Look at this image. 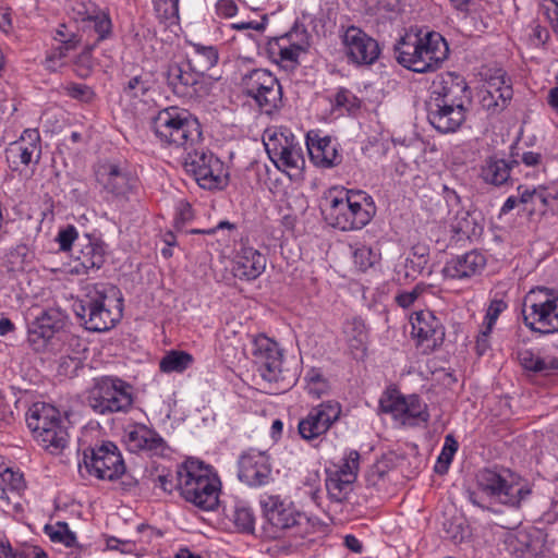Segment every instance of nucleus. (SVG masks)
I'll list each match as a JSON object with an SVG mask.
<instances>
[{
	"label": "nucleus",
	"instance_id": "nucleus-1",
	"mask_svg": "<svg viewBox=\"0 0 558 558\" xmlns=\"http://www.w3.org/2000/svg\"><path fill=\"white\" fill-rule=\"evenodd\" d=\"M259 505L265 519L264 533L271 539L287 541L290 551L303 546L320 526L317 518L308 517L279 495L264 494Z\"/></svg>",
	"mask_w": 558,
	"mask_h": 558
},
{
	"label": "nucleus",
	"instance_id": "nucleus-2",
	"mask_svg": "<svg viewBox=\"0 0 558 558\" xmlns=\"http://www.w3.org/2000/svg\"><path fill=\"white\" fill-rule=\"evenodd\" d=\"M468 89L464 78L452 72L434 81L427 101V120L439 133H453L464 123Z\"/></svg>",
	"mask_w": 558,
	"mask_h": 558
},
{
	"label": "nucleus",
	"instance_id": "nucleus-3",
	"mask_svg": "<svg viewBox=\"0 0 558 558\" xmlns=\"http://www.w3.org/2000/svg\"><path fill=\"white\" fill-rule=\"evenodd\" d=\"M325 221L341 231L361 230L371 222L376 206L373 197L361 190L332 186L320 198Z\"/></svg>",
	"mask_w": 558,
	"mask_h": 558
},
{
	"label": "nucleus",
	"instance_id": "nucleus-4",
	"mask_svg": "<svg viewBox=\"0 0 558 558\" xmlns=\"http://www.w3.org/2000/svg\"><path fill=\"white\" fill-rule=\"evenodd\" d=\"M396 59L408 70L416 73L434 72L449 56V46L437 32H410L398 41Z\"/></svg>",
	"mask_w": 558,
	"mask_h": 558
},
{
	"label": "nucleus",
	"instance_id": "nucleus-5",
	"mask_svg": "<svg viewBox=\"0 0 558 558\" xmlns=\"http://www.w3.org/2000/svg\"><path fill=\"white\" fill-rule=\"evenodd\" d=\"M181 497L203 511H214L219 505L221 481L215 469L197 459H189L177 470Z\"/></svg>",
	"mask_w": 558,
	"mask_h": 558
},
{
	"label": "nucleus",
	"instance_id": "nucleus-6",
	"mask_svg": "<svg viewBox=\"0 0 558 558\" xmlns=\"http://www.w3.org/2000/svg\"><path fill=\"white\" fill-rule=\"evenodd\" d=\"M153 132L162 147L192 148L202 141L198 120L186 109L170 106L151 120Z\"/></svg>",
	"mask_w": 558,
	"mask_h": 558
},
{
	"label": "nucleus",
	"instance_id": "nucleus-7",
	"mask_svg": "<svg viewBox=\"0 0 558 558\" xmlns=\"http://www.w3.org/2000/svg\"><path fill=\"white\" fill-rule=\"evenodd\" d=\"M251 356L257 373L272 393L286 391L295 383V375L284 367L283 350L265 333L251 338Z\"/></svg>",
	"mask_w": 558,
	"mask_h": 558
},
{
	"label": "nucleus",
	"instance_id": "nucleus-8",
	"mask_svg": "<svg viewBox=\"0 0 558 558\" xmlns=\"http://www.w3.org/2000/svg\"><path fill=\"white\" fill-rule=\"evenodd\" d=\"M476 481L482 493L509 508H520L532 494V484L506 468H485L477 473Z\"/></svg>",
	"mask_w": 558,
	"mask_h": 558
},
{
	"label": "nucleus",
	"instance_id": "nucleus-9",
	"mask_svg": "<svg viewBox=\"0 0 558 558\" xmlns=\"http://www.w3.org/2000/svg\"><path fill=\"white\" fill-rule=\"evenodd\" d=\"M26 423L38 445L46 451L60 453L69 441L60 411L48 403H35L26 415Z\"/></svg>",
	"mask_w": 558,
	"mask_h": 558
},
{
	"label": "nucleus",
	"instance_id": "nucleus-10",
	"mask_svg": "<svg viewBox=\"0 0 558 558\" xmlns=\"http://www.w3.org/2000/svg\"><path fill=\"white\" fill-rule=\"evenodd\" d=\"M522 315L531 331H558V291L542 287L530 290L523 299Z\"/></svg>",
	"mask_w": 558,
	"mask_h": 558
},
{
	"label": "nucleus",
	"instance_id": "nucleus-11",
	"mask_svg": "<svg viewBox=\"0 0 558 558\" xmlns=\"http://www.w3.org/2000/svg\"><path fill=\"white\" fill-rule=\"evenodd\" d=\"M263 143L269 159L278 170L292 175L304 168L305 159L301 144L288 128L266 129Z\"/></svg>",
	"mask_w": 558,
	"mask_h": 558
},
{
	"label": "nucleus",
	"instance_id": "nucleus-12",
	"mask_svg": "<svg viewBox=\"0 0 558 558\" xmlns=\"http://www.w3.org/2000/svg\"><path fill=\"white\" fill-rule=\"evenodd\" d=\"M125 463L118 446L112 441H102L83 451L78 462L82 476H94L97 480L113 482L125 473Z\"/></svg>",
	"mask_w": 558,
	"mask_h": 558
},
{
	"label": "nucleus",
	"instance_id": "nucleus-13",
	"mask_svg": "<svg viewBox=\"0 0 558 558\" xmlns=\"http://www.w3.org/2000/svg\"><path fill=\"white\" fill-rule=\"evenodd\" d=\"M87 402L100 415L125 413L134 402L132 386L118 377L98 378L88 392Z\"/></svg>",
	"mask_w": 558,
	"mask_h": 558
},
{
	"label": "nucleus",
	"instance_id": "nucleus-14",
	"mask_svg": "<svg viewBox=\"0 0 558 558\" xmlns=\"http://www.w3.org/2000/svg\"><path fill=\"white\" fill-rule=\"evenodd\" d=\"M108 302L105 292L93 288L83 298L76 300L72 307L87 330L101 332L114 327L122 316L121 307L116 306L112 310Z\"/></svg>",
	"mask_w": 558,
	"mask_h": 558
},
{
	"label": "nucleus",
	"instance_id": "nucleus-15",
	"mask_svg": "<svg viewBox=\"0 0 558 558\" xmlns=\"http://www.w3.org/2000/svg\"><path fill=\"white\" fill-rule=\"evenodd\" d=\"M341 414L342 405L339 401H322L299 420L298 434L306 444L318 448L328 432L339 422Z\"/></svg>",
	"mask_w": 558,
	"mask_h": 558
},
{
	"label": "nucleus",
	"instance_id": "nucleus-16",
	"mask_svg": "<svg viewBox=\"0 0 558 558\" xmlns=\"http://www.w3.org/2000/svg\"><path fill=\"white\" fill-rule=\"evenodd\" d=\"M379 409L403 426H418L429 420L427 404L417 395L404 396L395 387L381 393Z\"/></svg>",
	"mask_w": 558,
	"mask_h": 558
},
{
	"label": "nucleus",
	"instance_id": "nucleus-17",
	"mask_svg": "<svg viewBox=\"0 0 558 558\" xmlns=\"http://www.w3.org/2000/svg\"><path fill=\"white\" fill-rule=\"evenodd\" d=\"M241 86L243 93L266 114L274 113L282 106V87L278 78L266 69H254L244 74Z\"/></svg>",
	"mask_w": 558,
	"mask_h": 558
},
{
	"label": "nucleus",
	"instance_id": "nucleus-18",
	"mask_svg": "<svg viewBox=\"0 0 558 558\" xmlns=\"http://www.w3.org/2000/svg\"><path fill=\"white\" fill-rule=\"evenodd\" d=\"M184 167L204 190H222L228 185L229 173L215 154L208 150H194L185 158Z\"/></svg>",
	"mask_w": 558,
	"mask_h": 558
},
{
	"label": "nucleus",
	"instance_id": "nucleus-19",
	"mask_svg": "<svg viewBox=\"0 0 558 558\" xmlns=\"http://www.w3.org/2000/svg\"><path fill=\"white\" fill-rule=\"evenodd\" d=\"M310 46V35L303 26H294L281 36L270 38L266 45L268 58L283 69L299 64L301 53Z\"/></svg>",
	"mask_w": 558,
	"mask_h": 558
},
{
	"label": "nucleus",
	"instance_id": "nucleus-20",
	"mask_svg": "<svg viewBox=\"0 0 558 558\" xmlns=\"http://www.w3.org/2000/svg\"><path fill=\"white\" fill-rule=\"evenodd\" d=\"M411 337L416 349L430 354L441 347L446 328L442 320L430 310L415 311L410 316Z\"/></svg>",
	"mask_w": 558,
	"mask_h": 558
},
{
	"label": "nucleus",
	"instance_id": "nucleus-21",
	"mask_svg": "<svg viewBox=\"0 0 558 558\" xmlns=\"http://www.w3.org/2000/svg\"><path fill=\"white\" fill-rule=\"evenodd\" d=\"M97 182L110 195L130 199L140 187L137 175L125 165L105 162L96 171Z\"/></svg>",
	"mask_w": 558,
	"mask_h": 558
},
{
	"label": "nucleus",
	"instance_id": "nucleus-22",
	"mask_svg": "<svg viewBox=\"0 0 558 558\" xmlns=\"http://www.w3.org/2000/svg\"><path fill=\"white\" fill-rule=\"evenodd\" d=\"M238 478L251 488L266 486L272 481L270 457L256 449L242 452L236 462Z\"/></svg>",
	"mask_w": 558,
	"mask_h": 558
},
{
	"label": "nucleus",
	"instance_id": "nucleus-23",
	"mask_svg": "<svg viewBox=\"0 0 558 558\" xmlns=\"http://www.w3.org/2000/svg\"><path fill=\"white\" fill-rule=\"evenodd\" d=\"M41 137L38 129H25L20 137L5 148L7 160L13 170L38 165L41 158Z\"/></svg>",
	"mask_w": 558,
	"mask_h": 558
},
{
	"label": "nucleus",
	"instance_id": "nucleus-24",
	"mask_svg": "<svg viewBox=\"0 0 558 558\" xmlns=\"http://www.w3.org/2000/svg\"><path fill=\"white\" fill-rule=\"evenodd\" d=\"M167 85L180 98L199 96L202 74L190 62H171L166 72Z\"/></svg>",
	"mask_w": 558,
	"mask_h": 558
},
{
	"label": "nucleus",
	"instance_id": "nucleus-25",
	"mask_svg": "<svg viewBox=\"0 0 558 558\" xmlns=\"http://www.w3.org/2000/svg\"><path fill=\"white\" fill-rule=\"evenodd\" d=\"M342 43L349 59L356 64H373L380 56L376 39L359 27L350 26L342 36Z\"/></svg>",
	"mask_w": 558,
	"mask_h": 558
},
{
	"label": "nucleus",
	"instance_id": "nucleus-26",
	"mask_svg": "<svg viewBox=\"0 0 558 558\" xmlns=\"http://www.w3.org/2000/svg\"><path fill=\"white\" fill-rule=\"evenodd\" d=\"M124 442L131 452L162 457L168 451L166 440L153 428L135 424L125 430Z\"/></svg>",
	"mask_w": 558,
	"mask_h": 558
},
{
	"label": "nucleus",
	"instance_id": "nucleus-27",
	"mask_svg": "<svg viewBox=\"0 0 558 558\" xmlns=\"http://www.w3.org/2000/svg\"><path fill=\"white\" fill-rule=\"evenodd\" d=\"M64 325V315L58 308L43 311L28 326V341L36 350L44 348Z\"/></svg>",
	"mask_w": 558,
	"mask_h": 558
},
{
	"label": "nucleus",
	"instance_id": "nucleus-28",
	"mask_svg": "<svg viewBox=\"0 0 558 558\" xmlns=\"http://www.w3.org/2000/svg\"><path fill=\"white\" fill-rule=\"evenodd\" d=\"M512 96L511 80L506 71L494 70L486 82V90L482 98L483 107L493 113L499 112L506 108Z\"/></svg>",
	"mask_w": 558,
	"mask_h": 558
},
{
	"label": "nucleus",
	"instance_id": "nucleus-29",
	"mask_svg": "<svg viewBox=\"0 0 558 558\" xmlns=\"http://www.w3.org/2000/svg\"><path fill=\"white\" fill-rule=\"evenodd\" d=\"M74 265L71 269L76 275L87 274L89 270L99 269L105 263L104 243L89 234H84L78 240L74 252Z\"/></svg>",
	"mask_w": 558,
	"mask_h": 558
},
{
	"label": "nucleus",
	"instance_id": "nucleus-30",
	"mask_svg": "<svg viewBox=\"0 0 558 558\" xmlns=\"http://www.w3.org/2000/svg\"><path fill=\"white\" fill-rule=\"evenodd\" d=\"M517 359L525 371L548 375L558 369V342L539 350L520 349Z\"/></svg>",
	"mask_w": 558,
	"mask_h": 558
},
{
	"label": "nucleus",
	"instance_id": "nucleus-31",
	"mask_svg": "<svg viewBox=\"0 0 558 558\" xmlns=\"http://www.w3.org/2000/svg\"><path fill=\"white\" fill-rule=\"evenodd\" d=\"M485 266V255L477 250H472L463 254L452 256L447 260L442 272L447 278L464 280L481 275Z\"/></svg>",
	"mask_w": 558,
	"mask_h": 558
},
{
	"label": "nucleus",
	"instance_id": "nucleus-32",
	"mask_svg": "<svg viewBox=\"0 0 558 558\" xmlns=\"http://www.w3.org/2000/svg\"><path fill=\"white\" fill-rule=\"evenodd\" d=\"M306 147L313 163L319 168L329 169L342 161L337 143L329 136H319L310 132L306 136Z\"/></svg>",
	"mask_w": 558,
	"mask_h": 558
},
{
	"label": "nucleus",
	"instance_id": "nucleus-33",
	"mask_svg": "<svg viewBox=\"0 0 558 558\" xmlns=\"http://www.w3.org/2000/svg\"><path fill=\"white\" fill-rule=\"evenodd\" d=\"M267 258L264 254L251 246H243L236 253L232 271L240 280L252 281L258 278L266 269Z\"/></svg>",
	"mask_w": 558,
	"mask_h": 558
},
{
	"label": "nucleus",
	"instance_id": "nucleus-34",
	"mask_svg": "<svg viewBox=\"0 0 558 558\" xmlns=\"http://www.w3.org/2000/svg\"><path fill=\"white\" fill-rule=\"evenodd\" d=\"M25 487L23 474L8 468L0 472V508L14 510L20 506L21 492Z\"/></svg>",
	"mask_w": 558,
	"mask_h": 558
},
{
	"label": "nucleus",
	"instance_id": "nucleus-35",
	"mask_svg": "<svg viewBox=\"0 0 558 558\" xmlns=\"http://www.w3.org/2000/svg\"><path fill=\"white\" fill-rule=\"evenodd\" d=\"M517 192L522 193L521 204L525 206L530 216H544L548 211L551 201L558 199V193L554 194L544 185H519Z\"/></svg>",
	"mask_w": 558,
	"mask_h": 558
},
{
	"label": "nucleus",
	"instance_id": "nucleus-36",
	"mask_svg": "<svg viewBox=\"0 0 558 558\" xmlns=\"http://www.w3.org/2000/svg\"><path fill=\"white\" fill-rule=\"evenodd\" d=\"M342 333L352 355L356 359L363 357L368 343V329L364 319L360 316L347 318L343 323Z\"/></svg>",
	"mask_w": 558,
	"mask_h": 558
},
{
	"label": "nucleus",
	"instance_id": "nucleus-37",
	"mask_svg": "<svg viewBox=\"0 0 558 558\" xmlns=\"http://www.w3.org/2000/svg\"><path fill=\"white\" fill-rule=\"evenodd\" d=\"M78 19L85 23V27L92 28L96 35V41H104L112 35V22L107 11L92 5L84 12H78Z\"/></svg>",
	"mask_w": 558,
	"mask_h": 558
},
{
	"label": "nucleus",
	"instance_id": "nucleus-38",
	"mask_svg": "<svg viewBox=\"0 0 558 558\" xmlns=\"http://www.w3.org/2000/svg\"><path fill=\"white\" fill-rule=\"evenodd\" d=\"M514 165H519V161L489 157L482 166L481 177L486 183L500 186L509 181L510 171Z\"/></svg>",
	"mask_w": 558,
	"mask_h": 558
},
{
	"label": "nucleus",
	"instance_id": "nucleus-39",
	"mask_svg": "<svg viewBox=\"0 0 558 558\" xmlns=\"http://www.w3.org/2000/svg\"><path fill=\"white\" fill-rule=\"evenodd\" d=\"M189 45L192 48V52L187 62H190L202 75L217 65L219 61V51L216 46L192 41H190Z\"/></svg>",
	"mask_w": 558,
	"mask_h": 558
},
{
	"label": "nucleus",
	"instance_id": "nucleus-40",
	"mask_svg": "<svg viewBox=\"0 0 558 558\" xmlns=\"http://www.w3.org/2000/svg\"><path fill=\"white\" fill-rule=\"evenodd\" d=\"M33 253L26 244H17L5 255V267L12 272H22L31 265Z\"/></svg>",
	"mask_w": 558,
	"mask_h": 558
},
{
	"label": "nucleus",
	"instance_id": "nucleus-41",
	"mask_svg": "<svg viewBox=\"0 0 558 558\" xmlns=\"http://www.w3.org/2000/svg\"><path fill=\"white\" fill-rule=\"evenodd\" d=\"M194 359L185 351L171 350L159 362V368L163 373H182L187 369Z\"/></svg>",
	"mask_w": 558,
	"mask_h": 558
},
{
	"label": "nucleus",
	"instance_id": "nucleus-42",
	"mask_svg": "<svg viewBox=\"0 0 558 558\" xmlns=\"http://www.w3.org/2000/svg\"><path fill=\"white\" fill-rule=\"evenodd\" d=\"M306 392L315 399H320L330 391L328 379L324 376L322 369L312 367L304 375Z\"/></svg>",
	"mask_w": 558,
	"mask_h": 558
},
{
	"label": "nucleus",
	"instance_id": "nucleus-43",
	"mask_svg": "<svg viewBox=\"0 0 558 558\" xmlns=\"http://www.w3.org/2000/svg\"><path fill=\"white\" fill-rule=\"evenodd\" d=\"M239 532L252 533L255 527V514L251 506L236 502L228 514Z\"/></svg>",
	"mask_w": 558,
	"mask_h": 558
},
{
	"label": "nucleus",
	"instance_id": "nucleus-44",
	"mask_svg": "<svg viewBox=\"0 0 558 558\" xmlns=\"http://www.w3.org/2000/svg\"><path fill=\"white\" fill-rule=\"evenodd\" d=\"M355 481L344 478L330 471L326 478V489L329 498L335 502L344 501L352 492V485Z\"/></svg>",
	"mask_w": 558,
	"mask_h": 558
},
{
	"label": "nucleus",
	"instance_id": "nucleus-45",
	"mask_svg": "<svg viewBox=\"0 0 558 558\" xmlns=\"http://www.w3.org/2000/svg\"><path fill=\"white\" fill-rule=\"evenodd\" d=\"M350 250L353 263L360 271H366L380 259V253L365 244L351 245Z\"/></svg>",
	"mask_w": 558,
	"mask_h": 558
},
{
	"label": "nucleus",
	"instance_id": "nucleus-46",
	"mask_svg": "<svg viewBox=\"0 0 558 558\" xmlns=\"http://www.w3.org/2000/svg\"><path fill=\"white\" fill-rule=\"evenodd\" d=\"M360 459L361 456L357 450L348 449L344 451L339 463L335 464V469L329 471L344 478L356 481Z\"/></svg>",
	"mask_w": 558,
	"mask_h": 558
},
{
	"label": "nucleus",
	"instance_id": "nucleus-47",
	"mask_svg": "<svg viewBox=\"0 0 558 558\" xmlns=\"http://www.w3.org/2000/svg\"><path fill=\"white\" fill-rule=\"evenodd\" d=\"M45 533L52 542L61 543L65 547L78 546L76 535L70 530L66 522L59 521L54 525H46Z\"/></svg>",
	"mask_w": 558,
	"mask_h": 558
},
{
	"label": "nucleus",
	"instance_id": "nucleus-48",
	"mask_svg": "<svg viewBox=\"0 0 558 558\" xmlns=\"http://www.w3.org/2000/svg\"><path fill=\"white\" fill-rule=\"evenodd\" d=\"M331 104L339 111L354 113L361 107V99L350 89L339 87L332 96Z\"/></svg>",
	"mask_w": 558,
	"mask_h": 558
},
{
	"label": "nucleus",
	"instance_id": "nucleus-49",
	"mask_svg": "<svg viewBox=\"0 0 558 558\" xmlns=\"http://www.w3.org/2000/svg\"><path fill=\"white\" fill-rule=\"evenodd\" d=\"M64 29H65V26L62 25L61 28L57 29V32H56L54 39L58 40L60 43V45L57 48H54L53 51L51 52V54L49 57L50 60L65 58L68 56V53L71 50H74L81 41V39L77 35H75V34L66 35Z\"/></svg>",
	"mask_w": 558,
	"mask_h": 558
},
{
	"label": "nucleus",
	"instance_id": "nucleus-50",
	"mask_svg": "<svg viewBox=\"0 0 558 558\" xmlns=\"http://www.w3.org/2000/svg\"><path fill=\"white\" fill-rule=\"evenodd\" d=\"M459 444L454 439L452 435H447L445 437V442L441 448V451L437 458V463L435 465V470L439 473L446 472L458 451Z\"/></svg>",
	"mask_w": 558,
	"mask_h": 558
},
{
	"label": "nucleus",
	"instance_id": "nucleus-51",
	"mask_svg": "<svg viewBox=\"0 0 558 558\" xmlns=\"http://www.w3.org/2000/svg\"><path fill=\"white\" fill-rule=\"evenodd\" d=\"M452 231L459 236L471 238L475 234V221L466 211L458 213L451 223Z\"/></svg>",
	"mask_w": 558,
	"mask_h": 558
},
{
	"label": "nucleus",
	"instance_id": "nucleus-52",
	"mask_svg": "<svg viewBox=\"0 0 558 558\" xmlns=\"http://www.w3.org/2000/svg\"><path fill=\"white\" fill-rule=\"evenodd\" d=\"M180 0H153L155 12L162 21H173L179 17Z\"/></svg>",
	"mask_w": 558,
	"mask_h": 558
},
{
	"label": "nucleus",
	"instance_id": "nucleus-53",
	"mask_svg": "<svg viewBox=\"0 0 558 558\" xmlns=\"http://www.w3.org/2000/svg\"><path fill=\"white\" fill-rule=\"evenodd\" d=\"M92 47H86L74 61V71L80 77H88L94 68Z\"/></svg>",
	"mask_w": 558,
	"mask_h": 558
},
{
	"label": "nucleus",
	"instance_id": "nucleus-54",
	"mask_svg": "<svg viewBox=\"0 0 558 558\" xmlns=\"http://www.w3.org/2000/svg\"><path fill=\"white\" fill-rule=\"evenodd\" d=\"M63 89L66 96L84 102H89L95 97L94 90L85 84L69 83Z\"/></svg>",
	"mask_w": 558,
	"mask_h": 558
},
{
	"label": "nucleus",
	"instance_id": "nucleus-55",
	"mask_svg": "<svg viewBox=\"0 0 558 558\" xmlns=\"http://www.w3.org/2000/svg\"><path fill=\"white\" fill-rule=\"evenodd\" d=\"M426 290V286L418 283L412 290H403L396 294L395 302L402 308L412 306Z\"/></svg>",
	"mask_w": 558,
	"mask_h": 558
},
{
	"label": "nucleus",
	"instance_id": "nucleus-56",
	"mask_svg": "<svg viewBox=\"0 0 558 558\" xmlns=\"http://www.w3.org/2000/svg\"><path fill=\"white\" fill-rule=\"evenodd\" d=\"M80 239L77 229L72 225H68L59 230L56 241L61 251L68 252L72 248L74 242H78Z\"/></svg>",
	"mask_w": 558,
	"mask_h": 558
},
{
	"label": "nucleus",
	"instance_id": "nucleus-57",
	"mask_svg": "<svg viewBox=\"0 0 558 558\" xmlns=\"http://www.w3.org/2000/svg\"><path fill=\"white\" fill-rule=\"evenodd\" d=\"M452 7L464 16L478 15L484 11L482 0H450Z\"/></svg>",
	"mask_w": 558,
	"mask_h": 558
},
{
	"label": "nucleus",
	"instance_id": "nucleus-58",
	"mask_svg": "<svg viewBox=\"0 0 558 558\" xmlns=\"http://www.w3.org/2000/svg\"><path fill=\"white\" fill-rule=\"evenodd\" d=\"M507 308V303L502 300H493L489 303V306L486 311V315L484 318L485 327H487L488 331L493 330L494 325L496 324L499 315Z\"/></svg>",
	"mask_w": 558,
	"mask_h": 558
},
{
	"label": "nucleus",
	"instance_id": "nucleus-59",
	"mask_svg": "<svg viewBox=\"0 0 558 558\" xmlns=\"http://www.w3.org/2000/svg\"><path fill=\"white\" fill-rule=\"evenodd\" d=\"M106 548L108 550H117L121 554H134L136 545L134 542L129 539H120L116 536H109L106 539Z\"/></svg>",
	"mask_w": 558,
	"mask_h": 558
},
{
	"label": "nucleus",
	"instance_id": "nucleus-60",
	"mask_svg": "<svg viewBox=\"0 0 558 558\" xmlns=\"http://www.w3.org/2000/svg\"><path fill=\"white\" fill-rule=\"evenodd\" d=\"M542 8L558 38V0H543Z\"/></svg>",
	"mask_w": 558,
	"mask_h": 558
},
{
	"label": "nucleus",
	"instance_id": "nucleus-61",
	"mask_svg": "<svg viewBox=\"0 0 558 558\" xmlns=\"http://www.w3.org/2000/svg\"><path fill=\"white\" fill-rule=\"evenodd\" d=\"M12 558H49L47 553L39 546L25 545L19 549H15Z\"/></svg>",
	"mask_w": 558,
	"mask_h": 558
},
{
	"label": "nucleus",
	"instance_id": "nucleus-62",
	"mask_svg": "<svg viewBox=\"0 0 558 558\" xmlns=\"http://www.w3.org/2000/svg\"><path fill=\"white\" fill-rule=\"evenodd\" d=\"M521 163L534 170L544 169V158L541 153L524 151L521 156Z\"/></svg>",
	"mask_w": 558,
	"mask_h": 558
},
{
	"label": "nucleus",
	"instance_id": "nucleus-63",
	"mask_svg": "<svg viewBox=\"0 0 558 558\" xmlns=\"http://www.w3.org/2000/svg\"><path fill=\"white\" fill-rule=\"evenodd\" d=\"M268 17L267 15H264L260 21H247V22H238L232 23L231 28L236 31H246V29H254L257 32H263L267 25Z\"/></svg>",
	"mask_w": 558,
	"mask_h": 558
},
{
	"label": "nucleus",
	"instance_id": "nucleus-64",
	"mask_svg": "<svg viewBox=\"0 0 558 558\" xmlns=\"http://www.w3.org/2000/svg\"><path fill=\"white\" fill-rule=\"evenodd\" d=\"M130 92H133V96L138 97L145 95L148 90V82L144 81L141 76L132 77L126 87Z\"/></svg>",
	"mask_w": 558,
	"mask_h": 558
}]
</instances>
